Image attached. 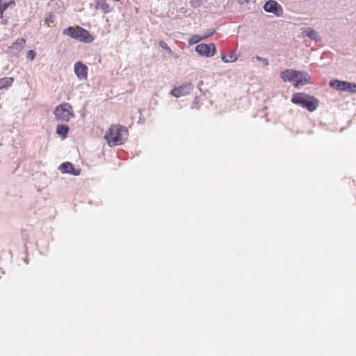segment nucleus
<instances>
[{
    "instance_id": "f257e3e1",
    "label": "nucleus",
    "mask_w": 356,
    "mask_h": 356,
    "mask_svg": "<svg viewBox=\"0 0 356 356\" xmlns=\"http://www.w3.org/2000/svg\"><path fill=\"white\" fill-rule=\"evenodd\" d=\"M291 102L296 105H299L309 112H314L319 106V100L314 96L304 93H294L291 99Z\"/></svg>"
},
{
    "instance_id": "f03ea898",
    "label": "nucleus",
    "mask_w": 356,
    "mask_h": 356,
    "mask_svg": "<svg viewBox=\"0 0 356 356\" xmlns=\"http://www.w3.org/2000/svg\"><path fill=\"white\" fill-rule=\"evenodd\" d=\"M128 137L127 128L122 125H113L110 127L108 132L105 135L108 144L113 145H120L124 140Z\"/></svg>"
},
{
    "instance_id": "7ed1b4c3",
    "label": "nucleus",
    "mask_w": 356,
    "mask_h": 356,
    "mask_svg": "<svg viewBox=\"0 0 356 356\" xmlns=\"http://www.w3.org/2000/svg\"><path fill=\"white\" fill-rule=\"evenodd\" d=\"M55 119L57 121L68 122L74 116L72 106L69 103H63L57 106L54 110Z\"/></svg>"
},
{
    "instance_id": "20e7f679",
    "label": "nucleus",
    "mask_w": 356,
    "mask_h": 356,
    "mask_svg": "<svg viewBox=\"0 0 356 356\" xmlns=\"http://www.w3.org/2000/svg\"><path fill=\"white\" fill-rule=\"evenodd\" d=\"M195 51L200 56L211 57L215 54L216 49V45L213 43H202L195 47Z\"/></svg>"
},
{
    "instance_id": "39448f33",
    "label": "nucleus",
    "mask_w": 356,
    "mask_h": 356,
    "mask_svg": "<svg viewBox=\"0 0 356 356\" xmlns=\"http://www.w3.org/2000/svg\"><path fill=\"white\" fill-rule=\"evenodd\" d=\"M264 10L270 13H273L277 17L282 16L283 8L282 6L275 0H268L264 5Z\"/></svg>"
},
{
    "instance_id": "423d86ee",
    "label": "nucleus",
    "mask_w": 356,
    "mask_h": 356,
    "mask_svg": "<svg viewBox=\"0 0 356 356\" xmlns=\"http://www.w3.org/2000/svg\"><path fill=\"white\" fill-rule=\"evenodd\" d=\"M74 39L79 42L90 43L93 41L94 38L88 30L78 26Z\"/></svg>"
},
{
    "instance_id": "0eeeda50",
    "label": "nucleus",
    "mask_w": 356,
    "mask_h": 356,
    "mask_svg": "<svg viewBox=\"0 0 356 356\" xmlns=\"http://www.w3.org/2000/svg\"><path fill=\"white\" fill-rule=\"evenodd\" d=\"M193 88V84L191 82H188L179 86V87H175L170 91V94L178 98L189 94Z\"/></svg>"
},
{
    "instance_id": "6e6552de",
    "label": "nucleus",
    "mask_w": 356,
    "mask_h": 356,
    "mask_svg": "<svg viewBox=\"0 0 356 356\" xmlns=\"http://www.w3.org/2000/svg\"><path fill=\"white\" fill-rule=\"evenodd\" d=\"M58 170L62 173L70 174L74 176H78L81 174V169L75 168L74 165L69 161L62 163L59 165Z\"/></svg>"
},
{
    "instance_id": "1a4fd4ad",
    "label": "nucleus",
    "mask_w": 356,
    "mask_h": 356,
    "mask_svg": "<svg viewBox=\"0 0 356 356\" xmlns=\"http://www.w3.org/2000/svg\"><path fill=\"white\" fill-rule=\"evenodd\" d=\"M74 73L79 79H86L88 75V67L81 61H78L74 64Z\"/></svg>"
},
{
    "instance_id": "9d476101",
    "label": "nucleus",
    "mask_w": 356,
    "mask_h": 356,
    "mask_svg": "<svg viewBox=\"0 0 356 356\" xmlns=\"http://www.w3.org/2000/svg\"><path fill=\"white\" fill-rule=\"evenodd\" d=\"M310 79L311 77L307 72L297 70V78L293 86L297 88L299 86L308 84L310 82Z\"/></svg>"
},
{
    "instance_id": "9b49d317",
    "label": "nucleus",
    "mask_w": 356,
    "mask_h": 356,
    "mask_svg": "<svg viewBox=\"0 0 356 356\" xmlns=\"http://www.w3.org/2000/svg\"><path fill=\"white\" fill-rule=\"evenodd\" d=\"M330 86L338 91L348 92L349 81L332 79L330 81Z\"/></svg>"
},
{
    "instance_id": "f8f14e48",
    "label": "nucleus",
    "mask_w": 356,
    "mask_h": 356,
    "mask_svg": "<svg viewBox=\"0 0 356 356\" xmlns=\"http://www.w3.org/2000/svg\"><path fill=\"white\" fill-rule=\"evenodd\" d=\"M280 78L283 81H294L296 83V80L297 78V70L292 69L284 70L280 73Z\"/></svg>"
},
{
    "instance_id": "ddd939ff",
    "label": "nucleus",
    "mask_w": 356,
    "mask_h": 356,
    "mask_svg": "<svg viewBox=\"0 0 356 356\" xmlns=\"http://www.w3.org/2000/svg\"><path fill=\"white\" fill-rule=\"evenodd\" d=\"M95 8L101 10L104 14L111 13L113 8L106 3V0H94Z\"/></svg>"
},
{
    "instance_id": "4468645a",
    "label": "nucleus",
    "mask_w": 356,
    "mask_h": 356,
    "mask_svg": "<svg viewBox=\"0 0 356 356\" xmlns=\"http://www.w3.org/2000/svg\"><path fill=\"white\" fill-rule=\"evenodd\" d=\"M26 40L24 38H18L9 47V49L12 50L13 54H17L23 49Z\"/></svg>"
},
{
    "instance_id": "2eb2a0df",
    "label": "nucleus",
    "mask_w": 356,
    "mask_h": 356,
    "mask_svg": "<svg viewBox=\"0 0 356 356\" xmlns=\"http://www.w3.org/2000/svg\"><path fill=\"white\" fill-rule=\"evenodd\" d=\"M15 0H0V19H3L4 11L10 6H15Z\"/></svg>"
},
{
    "instance_id": "dca6fc26",
    "label": "nucleus",
    "mask_w": 356,
    "mask_h": 356,
    "mask_svg": "<svg viewBox=\"0 0 356 356\" xmlns=\"http://www.w3.org/2000/svg\"><path fill=\"white\" fill-rule=\"evenodd\" d=\"M304 33L306 36H307L309 38L314 41L319 42L321 40V37L318 34V33L315 30L312 29H307L304 31Z\"/></svg>"
},
{
    "instance_id": "f3484780",
    "label": "nucleus",
    "mask_w": 356,
    "mask_h": 356,
    "mask_svg": "<svg viewBox=\"0 0 356 356\" xmlns=\"http://www.w3.org/2000/svg\"><path fill=\"white\" fill-rule=\"evenodd\" d=\"M56 134L63 138H65L69 132V127L67 124H58L56 127Z\"/></svg>"
},
{
    "instance_id": "a211bd4d",
    "label": "nucleus",
    "mask_w": 356,
    "mask_h": 356,
    "mask_svg": "<svg viewBox=\"0 0 356 356\" xmlns=\"http://www.w3.org/2000/svg\"><path fill=\"white\" fill-rule=\"evenodd\" d=\"M14 81L13 77H3L0 79V90L10 86Z\"/></svg>"
},
{
    "instance_id": "6ab92c4d",
    "label": "nucleus",
    "mask_w": 356,
    "mask_h": 356,
    "mask_svg": "<svg viewBox=\"0 0 356 356\" xmlns=\"http://www.w3.org/2000/svg\"><path fill=\"white\" fill-rule=\"evenodd\" d=\"M77 27L68 26L63 31V34L68 35L74 39Z\"/></svg>"
},
{
    "instance_id": "aec40b11",
    "label": "nucleus",
    "mask_w": 356,
    "mask_h": 356,
    "mask_svg": "<svg viewBox=\"0 0 356 356\" xmlns=\"http://www.w3.org/2000/svg\"><path fill=\"white\" fill-rule=\"evenodd\" d=\"M221 59L225 63H232L237 60V56L233 54H229L228 56L222 54L221 55Z\"/></svg>"
},
{
    "instance_id": "412c9836",
    "label": "nucleus",
    "mask_w": 356,
    "mask_h": 356,
    "mask_svg": "<svg viewBox=\"0 0 356 356\" xmlns=\"http://www.w3.org/2000/svg\"><path fill=\"white\" fill-rule=\"evenodd\" d=\"M204 40L202 35H193L188 40V42L189 44H195L198 43L200 41Z\"/></svg>"
},
{
    "instance_id": "4be33fe9",
    "label": "nucleus",
    "mask_w": 356,
    "mask_h": 356,
    "mask_svg": "<svg viewBox=\"0 0 356 356\" xmlns=\"http://www.w3.org/2000/svg\"><path fill=\"white\" fill-rule=\"evenodd\" d=\"M159 45L162 49H165L169 54L172 53L171 49L170 48V47H168L165 42L161 40L159 42Z\"/></svg>"
},
{
    "instance_id": "5701e85b",
    "label": "nucleus",
    "mask_w": 356,
    "mask_h": 356,
    "mask_svg": "<svg viewBox=\"0 0 356 356\" xmlns=\"http://www.w3.org/2000/svg\"><path fill=\"white\" fill-rule=\"evenodd\" d=\"M191 6L194 8H197L201 6L202 3V0H191L190 1Z\"/></svg>"
},
{
    "instance_id": "b1692460",
    "label": "nucleus",
    "mask_w": 356,
    "mask_h": 356,
    "mask_svg": "<svg viewBox=\"0 0 356 356\" xmlns=\"http://www.w3.org/2000/svg\"><path fill=\"white\" fill-rule=\"evenodd\" d=\"M216 32V29H209L207 31V32L205 33V34H204L202 35V38L204 40L207 39V38L213 35Z\"/></svg>"
},
{
    "instance_id": "393cba45",
    "label": "nucleus",
    "mask_w": 356,
    "mask_h": 356,
    "mask_svg": "<svg viewBox=\"0 0 356 356\" xmlns=\"http://www.w3.org/2000/svg\"><path fill=\"white\" fill-rule=\"evenodd\" d=\"M254 58L257 60H259L261 61V63H262V65L264 66H268L269 65V62H268V60L266 58H263V57H261L259 56H256L254 57Z\"/></svg>"
},
{
    "instance_id": "a878e982",
    "label": "nucleus",
    "mask_w": 356,
    "mask_h": 356,
    "mask_svg": "<svg viewBox=\"0 0 356 356\" xmlns=\"http://www.w3.org/2000/svg\"><path fill=\"white\" fill-rule=\"evenodd\" d=\"M36 56V52L34 50H29L26 54V58L31 60H33Z\"/></svg>"
},
{
    "instance_id": "bb28decb",
    "label": "nucleus",
    "mask_w": 356,
    "mask_h": 356,
    "mask_svg": "<svg viewBox=\"0 0 356 356\" xmlns=\"http://www.w3.org/2000/svg\"><path fill=\"white\" fill-rule=\"evenodd\" d=\"M348 92L351 93H355L356 92V83L349 82V87L348 88Z\"/></svg>"
},
{
    "instance_id": "cd10ccee",
    "label": "nucleus",
    "mask_w": 356,
    "mask_h": 356,
    "mask_svg": "<svg viewBox=\"0 0 356 356\" xmlns=\"http://www.w3.org/2000/svg\"><path fill=\"white\" fill-rule=\"evenodd\" d=\"M53 22V15L52 14L49 13L48 16L45 18V23L47 24H49L50 23Z\"/></svg>"
},
{
    "instance_id": "c85d7f7f",
    "label": "nucleus",
    "mask_w": 356,
    "mask_h": 356,
    "mask_svg": "<svg viewBox=\"0 0 356 356\" xmlns=\"http://www.w3.org/2000/svg\"><path fill=\"white\" fill-rule=\"evenodd\" d=\"M198 104V97H196L193 102V105L197 104ZM192 108H194V106H192Z\"/></svg>"
}]
</instances>
